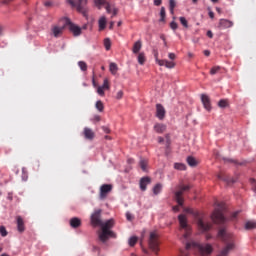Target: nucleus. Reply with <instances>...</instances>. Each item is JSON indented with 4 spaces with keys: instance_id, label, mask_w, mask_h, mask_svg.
<instances>
[{
    "instance_id": "nucleus-1",
    "label": "nucleus",
    "mask_w": 256,
    "mask_h": 256,
    "mask_svg": "<svg viewBox=\"0 0 256 256\" xmlns=\"http://www.w3.org/2000/svg\"><path fill=\"white\" fill-rule=\"evenodd\" d=\"M218 238L225 243V247L220 251L218 256H228L230 251L234 249L233 235L227 233L226 229L218 231ZM193 249L198 253V256H209L213 252V247L210 244H198L194 241L188 242L185 245V251L180 252V256H189L188 250Z\"/></svg>"
},
{
    "instance_id": "nucleus-2",
    "label": "nucleus",
    "mask_w": 256,
    "mask_h": 256,
    "mask_svg": "<svg viewBox=\"0 0 256 256\" xmlns=\"http://www.w3.org/2000/svg\"><path fill=\"white\" fill-rule=\"evenodd\" d=\"M114 225L115 221L113 219L102 222V224L100 225L102 232L99 234V239L102 241V243H105L109 238L117 237V235L113 231H111Z\"/></svg>"
},
{
    "instance_id": "nucleus-3",
    "label": "nucleus",
    "mask_w": 256,
    "mask_h": 256,
    "mask_svg": "<svg viewBox=\"0 0 256 256\" xmlns=\"http://www.w3.org/2000/svg\"><path fill=\"white\" fill-rule=\"evenodd\" d=\"M70 24V19L63 17L60 19L59 23L54 24L51 28V33L55 38H60L65 30V28Z\"/></svg>"
},
{
    "instance_id": "nucleus-4",
    "label": "nucleus",
    "mask_w": 256,
    "mask_h": 256,
    "mask_svg": "<svg viewBox=\"0 0 256 256\" xmlns=\"http://www.w3.org/2000/svg\"><path fill=\"white\" fill-rule=\"evenodd\" d=\"M185 213L193 214L197 218V228L200 232H207L212 228V224L204 221L203 218L199 217L198 213H194V211L190 208L184 209Z\"/></svg>"
},
{
    "instance_id": "nucleus-5",
    "label": "nucleus",
    "mask_w": 256,
    "mask_h": 256,
    "mask_svg": "<svg viewBox=\"0 0 256 256\" xmlns=\"http://www.w3.org/2000/svg\"><path fill=\"white\" fill-rule=\"evenodd\" d=\"M191 189V186L186 185H180L178 186V190L176 192H174V199L176 200V202L178 203V206H174L172 209L174 210V212H178L179 211V206H183L184 204V199H183V193L185 191H189Z\"/></svg>"
},
{
    "instance_id": "nucleus-6",
    "label": "nucleus",
    "mask_w": 256,
    "mask_h": 256,
    "mask_svg": "<svg viewBox=\"0 0 256 256\" xmlns=\"http://www.w3.org/2000/svg\"><path fill=\"white\" fill-rule=\"evenodd\" d=\"M225 207L224 204H219L218 208L215 209L213 214L211 215V220L216 224H222L226 221V218L223 214Z\"/></svg>"
},
{
    "instance_id": "nucleus-7",
    "label": "nucleus",
    "mask_w": 256,
    "mask_h": 256,
    "mask_svg": "<svg viewBox=\"0 0 256 256\" xmlns=\"http://www.w3.org/2000/svg\"><path fill=\"white\" fill-rule=\"evenodd\" d=\"M178 222H180V230L184 231L183 238L188 239V237L191 235L192 228L188 224L187 217L181 214L178 216Z\"/></svg>"
},
{
    "instance_id": "nucleus-8",
    "label": "nucleus",
    "mask_w": 256,
    "mask_h": 256,
    "mask_svg": "<svg viewBox=\"0 0 256 256\" xmlns=\"http://www.w3.org/2000/svg\"><path fill=\"white\" fill-rule=\"evenodd\" d=\"M148 246L152 249V252L158 254L159 252V236L156 232H150V239L148 240Z\"/></svg>"
},
{
    "instance_id": "nucleus-9",
    "label": "nucleus",
    "mask_w": 256,
    "mask_h": 256,
    "mask_svg": "<svg viewBox=\"0 0 256 256\" xmlns=\"http://www.w3.org/2000/svg\"><path fill=\"white\" fill-rule=\"evenodd\" d=\"M67 1L72 7H76L79 12H82V13L85 12V8L87 6L88 0H78V2H76L75 0H67Z\"/></svg>"
},
{
    "instance_id": "nucleus-10",
    "label": "nucleus",
    "mask_w": 256,
    "mask_h": 256,
    "mask_svg": "<svg viewBox=\"0 0 256 256\" xmlns=\"http://www.w3.org/2000/svg\"><path fill=\"white\" fill-rule=\"evenodd\" d=\"M101 214H102V210L100 209L95 210V212L92 214L91 223L93 226L97 227L102 224L103 221L101 220Z\"/></svg>"
},
{
    "instance_id": "nucleus-11",
    "label": "nucleus",
    "mask_w": 256,
    "mask_h": 256,
    "mask_svg": "<svg viewBox=\"0 0 256 256\" xmlns=\"http://www.w3.org/2000/svg\"><path fill=\"white\" fill-rule=\"evenodd\" d=\"M113 186L111 184H104L100 188V199L104 200L111 193Z\"/></svg>"
},
{
    "instance_id": "nucleus-12",
    "label": "nucleus",
    "mask_w": 256,
    "mask_h": 256,
    "mask_svg": "<svg viewBox=\"0 0 256 256\" xmlns=\"http://www.w3.org/2000/svg\"><path fill=\"white\" fill-rule=\"evenodd\" d=\"M166 116V110L163 104H156V118L164 120Z\"/></svg>"
},
{
    "instance_id": "nucleus-13",
    "label": "nucleus",
    "mask_w": 256,
    "mask_h": 256,
    "mask_svg": "<svg viewBox=\"0 0 256 256\" xmlns=\"http://www.w3.org/2000/svg\"><path fill=\"white\" fill-rule=\"evenodd\" d=\"M201 102L203 104V107L206 111H211V100L207 94H201Z\"/></svg>"
},
{
    "instance_id": "nucleus-14",
    "label": "nucleus",
    "mask_w": 256,
    "mask_h": 256,
    "mask_svg": "<svg viewBox=\"0 0 256 256\" xmlns=\"http://www.w3.org/2000/svg\"><path fill=\"white\" fill-rule=\"evenodd\" d=\"M233 25H234L233 21L221 18L218 23V28L219 29H228V28L233 27Z\"/></svg>"
},
{
    "instance_id": "nucleus-15",
    "label": "nucleus",
    "mask_w": 256,
    "mask_h": 256,
    "mask_svg": "<svg viewBox=\"0 0 256 256\" xmlns=\"http://www.w3.org/2000/svg\"><path fill=\"white\" fill-rule=\"evenodd\" d=\"M68 26H69V29H70V31L73 33L74 36L77 37V36H80V35H81L82 29H81L80 26H78V25L72 23L71 20H70V23H68Z\"/></svg>"
},
{
    "instance_id": "nucleus-16",
    "label": "nucleus",
    "mask_w": 256,
    "mask_h": 256,
    "mask_svg": "<svg viewBox=\"0 0 256 256\" xmlns=\"http://www.w3.org/2000/svg\"><path fill=\"white\" fill-rule=\"evenodd\" d=\"M151 183V179L149 177H144L140 179V190L146 191L147 186Z\"/></svg>"
},
{
    "instance_id": "nucleus-17",
    "label": "nucleus",
    "mask_w": 256,
    "mask_h": 256,
    "mask_svg": "<svg viewBox=\"0 0 256 256\" xmlns=\"http://www.w3.org/2000/svg\"><path fill=\"white\" fill-rule=\"evenodd\" d=\"M166 130H167V126L164 124L156 123V125H154V132L158 134H163Z\"/></svg>"
},
{
    "instance_id": "nucleus-18",
    "label": "nucleus",
    "mask_w": 256,
    "mask_h": 256,
    "mask_svg": "<svg viewBox=\"0 0 256 256\" xmlns=\"http://www.w3.org/2000/svg\"><path fill=\"white\" fill-rule=\"evenodd\" d=\"M106 12H108V14L112 13V18H113L118 14V9L112 6L110 3H106Z\"/></svg>"
},
{
    "instance_id": "nucleus-19",
    "label": "nucleus",
    "mask_w": 256,
    "mask_h": 256,
    "mask_svg": "<svg viewBox=\"0 0 256 256\" xmlns=\"http://www.w3.org/2000/svg\"><path fill=\"white\" fill-rule=\"evenodd\" d=\"M83 134L87 140H93L95 138V133L90 128H85Z\"/></svg>"
},
{
    "instance_id": "nucleus-20",
    "label": "nucleus",
    "mask_w": 256,
    "mask_h": 256,
    "mask_svg": "<svg viewBox=\"0 0 256 256\" xmlns=\"http://www.w3.org/2000/svg\"><path fill=\"white\" fill-rule=\"evenodd\" d=\"M141 49H142V42H141V40H138V41L134 42V46H132V53L139 54Z\"/></svg>"
},
{
    "instance_id": "nucleus-21",
    "label": "nucleus",
    "mask_w": 256,
    "mask_h": 256,
    "mask_svg": "<svg viewBox=\"0 0 256 256\" xmlns=\"http://www.w3.org/2000/svg\"><path fill=\"white\" fill-rule=\"evenodd\" d=\"M70 225L72 228L77 229L82 225V221L79 218L75 217L70 220Z\"/></svg>"
},
{
    "instance_id": "nucleus-22",
    "label": "nucleus",
    "mask_w": 256,
    "mask_h": 256,
    "mask_svg": "<svg viewBox=\"0 0 256 256\" xmlns=\"http://www.w3.org/2000/svg\"><path fill=\"white\" fill-rule=\"evenodd\" d=\"M17 227L19 232L22 233L25 231L24 221L20 216L17 218Z\"/></svg>"
},
{
    "instance_id": "nucleus-23",
    "label": "nucleus",
    "mask_w": 256,
    "mask_h": 256,
    "mask_svg": "<svg viewBox=\"0 0 256 256\" xmlns=\"http://www.w3.org/2000/svg\"><path fill=\"white\" fill-rule=\"evenodd\" d=\"M146 61H147V58L145 56V52H140V54H138V64L144 65Z\"/></svg>"
},
{
    "instance_id": "nucleus-24",
    "label": "nucleus",
    "mask_w": 256,
    "mask_h": 256,
    "mask_svg": "<svg viewBox=\"0 0 256 256\" xmlns=\"http://www.w3.org/2000/svg\"><path fill=\"white\" fill-rule=\"evenodd\" d=\"M217 178H218L219 180L225 181L228 185H231V184H233V183L236 182L234 179L227 178V177H225V176H223V175H221V174H219V175L217 176Z\"/></svg>"
},
{
    "instance_id": "nucleus-25",
    "label": "nucleus",
    "mask_w": 256,
    "mask_h": 256,
    "mask_svg": "<svg viewBox=\"0 0 256 256\" xmlns=\"http://www.w3.org/2000/svg\"><path fill=\"white\" fill-rule=\"evenodd\" d=\"M106 23H107L106 17L102 16L99 20V29H100V31H103L106 28Z\"/></svg>"
},
{
    "instance_id": "nucleus-26",
    "label": "nucleus",
    "mask_w": 256,
    "mask_h": 256,
    "mask_svg": "<svg viewBox=\"0 0 256 256\" xmlns=\"http://www.w3.org/2000/svg\"><path fill=\"white\" fill-rule=\"evenodd\" d=\"M186 162H187V164H188L189 166H191V167L197 166V161H196V159H195L194 157H192V156L187 157Z\"/></svg>"
},
{
    "instance_id": "nucleus-27",
    "label": "nucleus",
    "mask_w": 256,
    "mask_h": 256,
    "mask_svg": "<svg viewBox=\"0 0 256 256\" xmlns=\"http://www.w3.org/2000/svg\"><path fill=\"white\" fill-rule=\"evenodd\" d=\"M117 72H118L117 64H115V62H110V73H112V75H116Z\"/></svg>"
},
{
    "instance_id": "nucleus-28",
    "label": "nucleus",
    "mask_w": 256,
    "mask_h": 256,
    "mask_svg": "<svg viewBox=\"0 0 256 256\" xmlns=\"http://www.w3.org/2000/svg\"><path fill=\"white\" fill-rule=\"evenodd\" d=\"M256 228V222L254 221H248L245 223V229L246 230H252Z\"/></svg>"
},
{
    "instance_id": "nucleus-29",
    "label": "nucleus",
    "mask_w": 256,
    "mask_h": 256,
    "mask_svg": "<svg viewBox=\"0 0 256 256\" xmlns=\"http://www.w3.org/2000/svg\"><path fill=\"white\" fill-rule=\"evenodd\" d=\"M218 107L221 108V109H225V108L229 107L228 100H224V99L219 100Z\"/></svg>"
},
{
    "instance_id": "nucleus-30",
    "label": "nucleus",
    "mask_w": 256,
    "mask_h": 256,
    "mask_svg": "<svg viewBox=\"0 0 256 256\" xmlns=\"http://www.w3.org/2000/svg\"><path fill=\"white\" fill-rule=\"evenodd\" d=\"M94 2L99 9H101L102 6L106 8V5L108 4V2H106L105 0H94Z\"/></svg>"
},
{
    "instance_id": "nucleus-31",
    "label": "nucleus",
    "mask_w": 256,
    "mask_h": 256,
    "mask_svg": "<svg viewBox=\"0 0 256 256\" xmlns=\"http://www.w3.org/2000/svg\"><path fill=\"white\" fill-rule=\"evenodd\" d=\"M162 188V184H156V186H154V189H152V192H154V195H158L161 193Z\"/></svg>"
},
{
    "instance_id": "nucleus-32",
    "label": "nucleus",
    "mask_w": 256,
    "mask_h": 256,
    "mask_svg": "<svg viewBox=\"0 0 256 256\" xmlns=\"http://www.w3.org/2000/svg\"><path fill=\"white\" fill-rule=\"evenodd\" d=\"M166 18V9L164 6L160 8V22H164Z\"/></svg>"
},
{
    "instance_id": "nucleus-33",
    "label": "nucleus",
    "mask_w": 256,
    "mask_h": 256,
    "mask_svg": "<svg viewBox=\"0 0 256 256\" xmlns=\"http://www.w3.org/2000/svg\"><path fill=\"white\" fill-rule=\"evenodd\" d=\"M174 169L178 171H185L186 170V165L182 163H176L174 164Z\"/></svg>"
},
{
    "instance_id": "nucleus-34",
    "label": "nucleus",
    "mask_w": 256,
    "mask_h": 256,
    "mask_svg": "<svg viewBox=\"0 0 256 256\" xmlns=\"http://www.w3.org/2000/svg\"><path fill=\"white\" fill-rule=\"evenodd\" d=\"M104 48H106V51H109L111 49V39L110 38H104Z\"/></svg>"
},
{
    "instance_id": "nucleus-35",
    "label": "nucleus",
    "mask_w": 256,
    "mask_h": 256,
    "mask_svg": "<svg viewBox=\"0 0 256 256\" xmlns=\"http://www.w3.org/2000/svg\"><path fill=\"white\" fill-rule=\"evenodd\" d=\"M147 166H148V162L146 160L144 159L140 160V168L142 169V171L146 172Z\"/></svg>"
},
{
    "instance_id": "nucleus-36",
    "label": "nucleus",
    "mask_w": 256,
    "mask_h": 256,
    "mask_svg": "<svg viewBox=\"0 0 256 256\" xmlns=\"http://www.w3.org/2000/svg\"><path fill=\"white\" fill-rule=\"evenodd\" d=\"M180 24L184 27V28H188V21L184 16H180Z\"/></svg>"
},
{
    "instance_id": "nucleus-37",
    "label": "nucleus",
    "mask_w": 256,
    "mask_h": 256,
    "mask_svg": "<svg viewBox=\"0 0 256 256\" xmlns=\"http://www.w3.org/2000/svg\"><path fill=\"white\" fill-rule=\"evenodd\" d=\"M96 108L99 112L104 111V104H103V102H101V100H98V102L96 103Z\"/></svg>"
},
{
    "instance_id": "nucleus-38",
    "label": "nucleus",
    "mask_w": 256,
    "mask_h": 256,
    "mask_svg": "<svg viewBox=\"0 0 256 256\" xmlns=\"http://www.w3.org/2000/svg\"><path fill=\"white\" fill-rule=\"evenodd\" d=\"M102 89L104 90H109L110 89V84L108 78H104V84H102Z\"/></svg>"
},
{
    "instance_id": "nucleus-39",
    "label": "nucleus",
    "mask_w": 256,
    "mask_h": 256,
    "mask_svg": "<svg viewBox=\"0 0 256 256\" xmlns=\"http://www.w3.org/2000/svg\"><path fill=\"white\" fill-rule=\"evenodd\" d=\"M221 70L220 66H213L210 70V75H215Z\"/></svg>"
},
{
    "instance_id": "nucleus-40",
    "label": "nucleus",
    "mask_w": 256,
    "mask_h": 256,
    "mask_svg": "<svg viewBox=\"0 0 256 256\" xmlns=\"http://www.w3.org/2000/svg\"><path fill=\"white\" fill-rule=\"evenodd\" d=\"M138 238L137 237H130V240H128V244L133 247L137 243Z\"/></svg>"
},
{
    "instance_id": "nucleus-41",
    "label": "nucleus",
    "mask_w": 256,
    "mask_h": 256,
    "mask_svg": "<svg viewBox=\"0 0 256 256\" xmlns=\"http://www.w3.org/2000/svg\"><path fill=\"white\" fill-rule=\"evenodd\" d=\"M78 65H79V67H80V69H81L82 71H87L88 66H87L86 62L80 61V62L78 63Z\"/></svg>"
},
{
    "instance_id": "nucleus-42",
    "label": "nucleus",
    "mask_w": 256,
    "mask_h": 256,
    "mask_svg": "<svg viewBox=\"0 0 256 256\" xmlns=\"http://www.w3.org/2000/svg\"><path fill=\"white\" fill-rule=\"evenodd\" d=\"M175 7H176V1L170 0V14H174Z\"/></svg>"
},
{
    "instance_id": "nucleus-43",
    "label": "nucleus",
    "mask_w": 256,
    "mask_h": 256,
    "mask_svg": "<svg viewBox=\"0 0 256 256\" xmlns=\"http://www.w3.org/2000/svg\"><path fill=\"white\" fill-rule=\"evenodd\" d=\"M176 64L174 62H169V60H166V65L165 67L168 69H174Z\"/></svg>"
},
{
    "instance_id": "nucleus-44",
    "label": "nucleus",
    "mask_w": 256,
    "mask_h": 256,
    "mask_svg": "<svg viewBox=\"0 0 256 256\" xmlns=\"http://www.w3.org/2000/svg\"><path fill=\"white\" fill-rule=\"evenodd\" d=\"M0 234L2 235V237H6L8 235V232L4 226L0 227Z\"/></svg>"
},
{
    "instance_id": "nucleus-45",
    "label": "nucleus",
    "mask_w": 256,
    "mask_h": 256,
    "mask_svg": "<svg viewBox=\"0 0 256 256\" xmlns=\"http://www.w3.org/2000/svg\"><path fill=\"white\" fill-rule=\"evenodd\" d=\"M156 63H157L160 67H162V66L165 67V65H166V63H167V60H159V58H156Z\"/></svg>"
},
{
    "instance_id": "nucleus-46",
    "label": "nucleus",
    "mask_w": 256,
    "mask_h": 256,
    "mask_svg": "<svg viewBox=\"0 0 256 256\" xmlns=\"http://www.w3.org/2000/svg\"><path fill=\"white\" fill-rule=\"evenodd\" d=\"M123 95V90H118V93H116V99L121 100L123 98Z\"/></svg>"
},
{
    "instance_id": "nucleus-47",
    "label": "nucleus",
    "mask_w": 256,
    "mask_h": 256,
    "mask_svg": "<svg viewBox=\"0 0 256 256\" xmlns=\"http://www.w3.org/2000/svg\"><path fill=\"white\" fill-rule=\"evenodd\" d=\"M170 28L172 30H177V28H178L177 22H175V21L170 22Z\"/></svg>"
},
{
    "instance_id": "nucleus-48",
    "label": "nucleus",
    "mask_w": 256,
    "mask_h": 256,
    "mask_svg": "<svg viewBox=\"0 0 256 256\" xmlns=\"http://www.w3.org/2000/svg\"><path fill=\"white\" fill-rule=\"evenodd\" d=\"M22 174H23V175H22V179H23L24 181H26L27 178H28L26 168H23V169H22Z\"/></svg>"
},
{
    "instance_id": "nucleus-49",
    "label": "nucleus",
    "mask_w": 256,
    "mask_h": 256,
    "mask_svg": "<svg viewBox=\"0 0 256 256\" xmlns=\"http://www.w3.org/2000/svg\"><path fill=\"white\" fill-rule=\"evenodd\" d=\"M97 92H98V94L100 96H104L105 95V92H104V89L102 88V86H98Z\"/></svg>"
},
{
    "instance_id": "nucleus-50",
    "label": "nucleus",
    "mask_w": 256,
    "mask_h": 256,
    "mask_svg": "<svg viewBox=\"0 0 256 256\" xmlns=\"http://www.w3.org/2000/svg\"><path fill=\"white\" fill-rule=\"evenodd\" d=\"M168 58H169L170 60L174 61V60L176 59V54H174L173 52H170V53L168 54Z\"/></svg>"
},
{
    "instance_id": "nucleus-51",
    "label": "nucleus",
    "mask_w": 256,
    "mask_h": 256,
    "mask_svg": "<svg viewBox=\"0 0 256 256\" xmlns=\"http://www.w3.org/2000/svg\"><path fill=\"white\" fill-rule=\"evenodd\" d=\"M206 36H207L208 38L212 39L214 35H213V32H212L211 30H207Z\"/></svg>"
},
{
    "instance_id": "nucleus-52",
    "label": "nucleus",
    "mask_w": 256,
    "mask_h": 256,
    "mask_svg": "<svg viewBox=\"0 0 256 256\" xmlns=\"http://www.w3.org/2000/svg\"><path fill=\"white\" fill-rule=\"evenodd\" d=\"M239 214H240V211L234 212V213L231 215V220L236 219Z\"/></svg>"
},
{
    "instance_id": "nucleus-53",
    "label": "nucleus",
    "mask_w": 256,
    "mask_h": 256,
    "mask_svg": "<svg viewBox=\"0 0 256 256\" xmlns=\"http://www.w3.org/2000/svg\"><path fill=\"white\" fill-rule=\"evenodd\" d=\"M102 131H104V133L106 134H110V129L108 127L102 126Z\"/></svg>"
},
{
    "instance_id": "nucleus-54",
    "label": "nucleus",
    "mask_w": 256,
    "mask_h": 256,
    "mask_svg": "<svg viewBox=\"0 0 256 256\" xmlns=\"http://www.w3.org/2000/svg\"><path fill=\"white\" fill-rule=\"evenodd\" d=\"M162 0H154V5L155 6H161Z\"/></svg>"
},
{
    "instance_id": "nucleus-55",
    "label": "nucleus",
    "mask_w": 256,
    "mask_h": 256,
    "mask_svg": "<svg viewBox=\"0 0 256 256\" xmlns=\"http://www.w3.org/2000/svg\"><path fill=\"white\" fill-rule=\"evenodd\" d=\"M126 219H128V221H132L133 216L130 213H126Z\"/></svg>"
},
{
    "instance_id": "nucleus-56",
    "label": "nucleus",
    "mask_w": 256,
    "mask_h": 256,
    "mask_svg": "<svg viewBox=\"0 0 256 256\" xmlns=\"http://www.w3.org/2000/svg\"><path fill=\"white\" fill-rule=\"evenodd\" d=\"M208 16H209V18L214 19L215 14H214L213 11H209V12H208Z\"/></svg>"
},
{
    "instance_id": "nucleus-57",
    "label": "nucleus",
    "mask_w": 256,
    "mask_h": 256,
    "mask_svg": "<svg viewBox=\"0 0 256 256\" xmlns=\"http://www.w3.org/2000/svg\"><path fill=\"white\" fill-rule=\"evenodd\" d=\"M203 54H204V56L209 57L211 52H210V50H204Z\"/></svg>"
},
{
    "instance_id": "nucleus-58",
    "label": "nucleus",
    "mask_w": 256,
    "mask_h": 256,
    "mask_svg": "<svg viewBox=\"0 0 256 256\" xmlns=\"http://www.w3.org/2000/svg\"><path fill=\"white\" fill-rule=\"evenodd\" d=\"M45 6H46V7L52 6V2H51V1H46V2H45Z\"/></svg>"
},
{
    "instance_id": "nucleus-59",
    "label": "nucleus",
    "mask_w": 256,
    "mask_h": 256,
    "mask_svg": "<svg viewBox=\"0 0 256 256\" xmlns=\"http://www.w3.org/2000/svg\"><path fill=\"white\" fill-rule=\"evenodd\" d=\"M154 59L157 61V59H159V54H158V52L156 51V52H154Z\"/></svg>"
},
{
    "instance_id": "nucleus-60",
    "label": "nucleus",
    "mask_w": 256,
    "mask_h": 256,
    "mask_svg": "<svg viewBox=\"0 0 256 256\" xmlns=\"http://www.w3.org/2000/svg\"><path fill=\"white\" fill-rule=\"evenodd\" d=\"M164 142V138H162V137H158V143H163Z\"/></svg>"
},
{
    "instance_id": "nucleus-61",
    "label": "nucleus",
    "mask_w": 256,
    "mask_h": 256,
    "mask_svg": "<svg viewBox=\"0 0 256 256\" xmlns=\"http://www.w3.org/2000/svg\"><path fill=\"white\" fill-rule=\"evenodd\" d=\"M94 120L99 122L101 120V118H100V116H95Z\"/></svg>"
},
{
    "instance_id": "nucleus-62",
    "label": "nucleus",
    "mask_w": 256,
    "mask_h": 256,
    "mask_svg": "<svg viewBox=\"0 0 256 256\" xmlns=\"http://www.w3.org/2000/svg\"><path fill=\"white\" fill-rule=\"evenodd\" d=\"M114 24H115V22H114V21H111V22H110V29H113Z\"/></svg>"
},
{
    "instance_id": "nucleus-63",
    "label": "nucleus",
    "mask_w": 256,
    "mask_h": 256,
    "mask_svg": "<svg viewBox=\"0 0 256 256\" xmlns=\"http://www.w3.org/2000/svg\"><path fill=\"white\" fill-rule=\"evenodd\" d=\"M104 139L111 140V137L110 136H104Z\"/></svg>"
},
{
    "instance_id": "nucleus-64",
    "label": "nucleus",
    "mask_w": 256,
    "mask_h": 256,
    "mask_svg": "<svg viewBox=\"0 0 256 256\" xmlns=\"http://www.w3.org/2000/svg\"><path fill=\"white\" fill-rule=\"evenodd\" d=\"M1 256H9L8 254H6V253H4V254H2Z\"/></svg>"
}]
</instances>
